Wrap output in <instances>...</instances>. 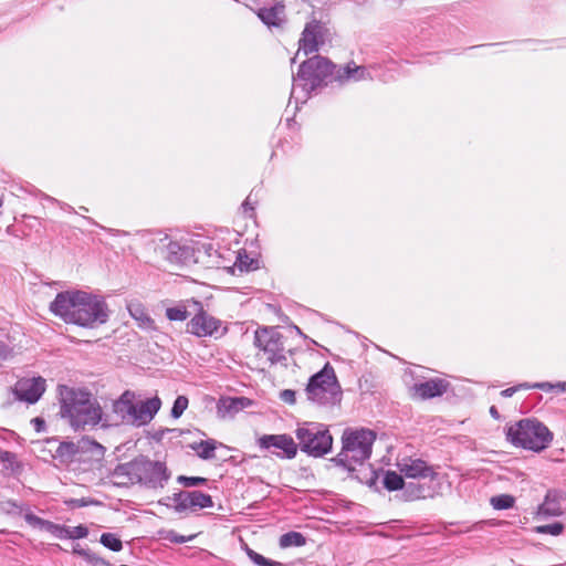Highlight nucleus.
<instances>
[{
    "label": "nucleus",
    "mask_w": 566,
    "mask_h": 566,
    "mask_svg": "<svg viewBox=\"0 0 566 566\" xmlns=\"http://www.w3.org/2000/svg\"><path fill=\"white\" fill-rule=\"evenodd\" d=\"M51 312L65 323L95 327L108 319L106 302L84 291L60 292L50 304Z\"/></svg>",
    "instance_id": "obj_1"
},
{
    "label": "nucleus",
    "mask_w": 566,
    "mask_h": 566,
    "mask_svg": "<svg viewBox=\"0 0 566 566\" xmlns=\"http://www.w3.org/2000/svg\"><path fill=\"white\" fill-rule=\"evenodd\" d=\"M109 478L117 486L140 484L148 489H163L170 479V472L164 462L139 455L128 462L117 464Z\"/></svg>",
    "instance_id": "obj_2"
},
{
    "label": "nucleus",
    "mask_w": 566,
    "mask_h": 566,
    "mask_svg": "<svg viewBox=\"0 0 566 566\" xmlns=\"http://www.w3.org/2000/svg\"><path fill=\"white\" fill-rule=\"evenodd\" d=\"M60 413L67 418L70 424L75 429L85 427H95L104 421V424L111 421L107 417L103 418V410L98 401L92 397L88 391L65 389L62 392Z\"/></svg>",
    "instance_id": "obj_3"
},
{
    "label": "nucleus",
    "mask_w": 566,
    "mask_h": 566,
    "mask_svg": "<svg viewBox=\"0 0 566 566\" xmlns=\"http://www.w3.org/2000/svg\"><path fill=\"white\" fill-rule=\"evenodd\" d=\"M161 401L158 397L136 400L135 392L125 390L113 401L112 411L116 423L142 427L149 423L159 411Z\"/></svg>",
    "instance_id": "obj_4"
},
{
    "label": "nucleus",
    "mask_w": 566,
    "mask_h": 566,
    "mask_svg": "<svg viewBox=\"0 0 566 566\" xmlns=\"http://www.w3.org/2000/svg\"><path fill=\"white\" fill-rule=\"evenodd\" d=\"M376 433L369 429L345 430L342 437V450L333 459L336 465L354 471L355 465H361L371 455V447Z\"/></svg>",
    "instance_id": "obj_5"
},
{
    "label": "nucleus",
    "mask_w": 566,
    "mask_h": 566,
    "mask_svg": "<svg viewBox=\"0 0 566 566\" xmlns=\"http://www.w3.org/2000/svg\"><path fill=\"white\" fill-rule=\"evenodd\" d=\"M506 439L515 447L539 452L549 446L553 433L536 419H522L507 428Z\"/></svg>",
    "instance_id": "obj_6"
},
{
    "label": "nucleus",
    "mask_w": 566,
    "mask_h": 566,
    "mask_svg": "<svg viewBox=\"0 0 566 566\" xmlns=\"http://www.w3.org/2000/svg\"><path fill=\"white\" fill-rule=\"evenodd\" d=\"M305 394L310 401L318 406H334L340 402V385L329 363L310 377Z\"/></svg>",
    "instance_id": "obj_7"
},
{
    "label": "nucleus",
    "mask_w": 566,
    "mask_h": 566,
    "mask_svg": "<svg viewBox=\"0 0 566 566\" xmlns=\"http://www.w3.org/2000/svg\"><path fill=\"white\" fill-rule=\"evenodd\" d=\"M337 69V65L328 59L314 55L301 63L297 74L293 75V82H303V90L311 93L321 86L335 82Z\"/></svg>",
    "instance_id": "obj_8"
},
{
    "label": "nucleus",
    "mask_w": 566,
    "mask_h": 566,
    "mask_svg": "<svg viewBox=\"0 0 566 566\" xmlns=\"http://www.w3.org/2000/svg\"><path fill=\"white\" fill-rule=\"evenodd\" d=\"M295 434L297 447L310 457L321 458L332 450L333 437L323 423L306 422L296 429Z\"/></svg>",
    "instance_id": "obj_9"
},
{
    "label": "nucleus",
    "mask_w": 566,
    "mask_h": 566,
    "mask_svg": "<svg viewBox=\"0 0 566 566\" xmlns=\"http://www.w3.org/2000/svg\"><path fill=\"white\" fill-rule=\"evenodd\" d=\"M105 448L90 438H82L77 442L64 441L56 447L53 458L62 464L81 461L83 454L90 453L91 458L99 459L104 455Z\"/></svg>",
    "instance_id": "obj_10"
},
{
    "label": "nucleus",
    "mask_w": 566,
    "mask_h": 566,
    "mask_svg": "<svg viewBox=\"0 0 566 566\" xmlns=\"http://www.w3.org/2000/svg\"><path fill=\"white\" fill-rule=\"evenodd\" d=\"M254 345L268 356L272 365L286 363L283 335L276 327L258 328L254 333Z\"/></svg>",
    "instance_id": "obj_11"
},
{
    "label": "nucleus",
    "mask_w": 566,
    "mask_h": 566,
    "mask_svg": "<svg viewBox=\"0 0 566 566\" xmlns=\"http://www.w3.org/2000/svg\"><path fill=\"white\" fill-rule=\"evenodd\" d=\"M228 328L222 325L219 318L210 315L202 307L187 323V332L199 338L213 337L220 338L227 333Z\"/></svg>",
    "instance_id": "obj_12"
},
{
    "label": "nucleus",
    "mask_w": 566,
    "mask_h": 566,
    "mask_svg": "<svg viewBox=\"0 0 566 566\" xmlns=\"http://www.w3.org/2000/svg\"><path fill=\"white\" fill-rule=\"evenodd\" d=\"M328 30L323 22L313 19L305 24L302 36L298 40V51L305 55L315 53L325 43Z\"/></svg>",
    "instance_id": "obj_13"
},
{
    "label": "nucleus",
    "mask_w": 566,
    "mask_h": 566,
    "mask_svg": "<svg viewBox=\"0 0 566 566\" xmlns=\"http://www.w3.org/2000/svg\"><path fill=\"white\" fill-rule=\"evenodd\" d=\"M258 444L261 449H275L272 453L280 458L293 459L297 453V444L291 436L285 433L264 434L258 439Z\"/></svg>",
    "instance_id": "obj_14"
},
{
    "label": "nucleus",
    "mask_w": 566,
    "mask_h": 566,
    "mask_svg": "<svg viewBox=\"0 0 566 566\" xmlns=\"http://www.w3.org/2000/svg\"><path fill=\"white\" fill-rule=\"evenodd\" d=\"M12 390L18 400L35 403L45 391V379L40 376L21 378L15 382Z\"/></svg>",
    "instance_id": "obj_15"
},
{
    "label": "nucleus",
    "mask_w": 566,
    "mask_h": 566,
    "mask_svg": "<svg viewBox=\"0 0 566 566\" xmlns=\"http://www.w3.org/2000/svg\"><path fill=\"white\" fill-rule=\"evenodd\" d=\"M397 465L407 478H433L436 475L433 469L421 459L405 458Z\"/></svg>",
    "instance_id": "obj_16"
},
{
    "label": "nucleus",
    "mask_w": 566,
    "mask_h": 566,
    "mask_svg": "<svg viewBox=\"0 0 566 566\" xmlns=\"http://www.w3.org/2000/svg\"><path fill=\"white\" fill-rule=\"evenodd\" d=\"M371 78L365 66H358L355 62H349L345 66H339L335 73V82L340 85L348 82H358Z\"/></svg>",
    "instance_id": "obj_17"
},
{
    "label": "nucleus",
    "mask_w": 566,
    "mask_h": 566,
    "mask_svg": "<svg viewBox=\"0 0 566 566\" xmlns=\"http://www.w3.org/2000/svg\"><path fill=\"white\" fill-rule=\"evenodd\" d=\"M565 500L563 493L558 490H548L544 502L537 509L539 516H560L564 511L562 509V501Z\"/></svg>",
    "instance_id": "obj_18"
},
{
    "label": "nucleus",
    "mask_w": 566,
    "mask_h": 566,
    "mask_svg": "<svg viewBox=\"0 0 566 566\" xmlns=\"http://www.w3.org/2000/svg\"><path fill=\"white\" fill-rule=\"evenodd\" d=\"M449 382L441 378H432L424 382L415 384L413 389L421 399L442 396L449 388Z\"/></svg>",
    "instance_id": "obj_19"
},
{
    "label": "nucleus",
    "mask_w": 566,
    "mask_h": 566,
    "mask_svg": "<svg viewBox=\"0 0 566 566\" xmlns=\"http://www.w3.org/2000/svg\"><path fill=\"white\" fill-rule=\"evenodd\" d=\"M24 520L32 527L43 530V531L52 534L56 538H60V539L65 538V533L67 532V528L65 525H60V524H55L51 521L43 520L30 512L24 515Z\"/></svg>",
    "instance_id": "obj_20"
},
{
    "label": "nucleus",
    "mask_w": 566,
    "mask_h": 566,
    "mask_svg": "<svg viewBox=\"0 0 566 566\" xmlns=\"http://www.w3.org/2000/svg\"><path fill=\"white\" fill-rule=\"evenodd\" d=\"M164 258L172 264H182L190 256V249L186 245H181L179 242L169 241L161 249Z\"/></svg>",
    "instance_id": "obj_21"
},
{
    "label": "nucleus",
    "mask_w": 566,
    "mask_h": 566,
    "mask_svg": "<svg viewBox=\"0 0 566 566\" xmlns=\"http://www.w3.org/2000/svg\"><path fill=\"white\" fill-rule=\"evenodd\" d=\"M284 4L276 3L270 8H261L258 17L268 27H280L284 22Z\"/></svg>",
    "instance_id": "obj_22"
},
{
    "label": "nucleus",
    "mask_w": 566,
    "mask_h": 566,
    "mask_svg": "<svg viewBox=\"0 0 566 566\" xmlns=\"http://www.w3.org/2000/svg\"><path fill=\"white\" fill-rule=\"evenodd\" d=\"M218 446L223 447L221 442H217L213 439H208L201 440L199 442H193L190 444V448L197 452L200 459L212 460L216 458L214 451Z\"/></svg>",
    "instance_id": "obj_23"
},
{
    "label": "nucleus",
    "mask_w": 566,
    "mask_h": 566,
    "mask_svg": "<svg viewBox=\"0 0 566 566\" xmlns=\"http://www.w3.org/2000/svg\"><path fill=\"white\" fill-rule=\"evenodd\" d=\"M187 504H180L181 509H207L213 505L212 497L201 491H188Z\"/></svg>",
    "instance_id": "obj_24"
},
{
    "label": "nucleus",
    "mask_w": 566,
    "mask_h": 566,
    "mask_svg": "<svg viewBox=\"0 0 566 566\" xmlns=\"http://www.w3.org/2000/svg\"><path fill=\"white\" fill-rule=\"evenodd\" d=\"M250 403L251 401L244 397L221 399L218 405V410L223 413H235Z\"/></svg>",
    "instance_id": "obj_25"
},
{
    "label": "nucleus",
    "mask_w": 566,
    "mask_h": 566,
    "mask_svg": "<svg viewBox=\"0 0 566 566\" xmlns=\"http://www.w3.org/2000/svg\"><path fill=\"white\" fill-rule=\"evenodd\" d=\"M0 463L2 464V470L11 475H17L22 470V465L18 461L17 454L10 451L3 450L0 457Z\"/></svg>",
    "instance_id": "obj_26"
},
{
    "label": "nucleus",
    "mask_w": 566,
    "mask_h": 566,
    "mask_svg": "<svg viewBox=\"0 0 566 566\" xmlns=\"http://www.w3.org/2000/svg\"><path fill=\"white\" fill-rule=\"evenodd\" d=\"M306 544L305 536L295 531L287 532L280 536L279 545L281 548L300 547Z\"/></svg>",
    "instance_id": "obj_27"
},
{
    "label": "nucleus",
    "mask_w": 566,
    "mask_h": 566,
    "mask_svg": "<svg viewBox=\"0 0 566 566\" xmlns=\"http://www.w3.org/2000/svg\"><path fill=\"white\" fill-rule=\"evenodd\" d=\"M384 486L388 491H398L405 488V481L396 471H387L382 479Z\"/></svg>",
    "instance_id": "obj_28"
},
{
    "label": "nucleus",
    "mask_w": 566,
    "mask_h": 566,
    "mask_svg": "<svg viewBox=\"0 0 566 566\" xmlns=\"http://www.w3.org/2000/svg\"><path fill=\"white\" fill-rule=\"evenodd\" d=\"M490 503L495 510H509L515 504V497L510 494H500L492 496Z\"/></svg>",
    "instance_id": "obj_29"
},
{
    "label": "nucleus",
    "mask_w": 566,
    "mask_h": 566,
    "mask_svg": "<svg viewBox=\"0 0 566 566\" xmlns=\"http://www.w3.org/2000/svg\"><path fill=\"white\" fill-rule=\"evenodd\" d=\"M189 316L186 305L178 304L175 307H168L166 310V317L169 321H186Z\"/></svg>",
    "instance_id": "obj_30"
},
{
    "label": "nucleus",
    "mask_w": 566,
    "mask_h": 566,
    "mask_svg": "<svg viewBox=\"0 0 566 566\" xmlns=\"http://www.w3.org/2000/svg\"><path fill=\"white\" fill-rule=\"evenodd\" d=\"M99 541L102 545L113 552H119L123 548L122 541L113 533H103Z\"/></svg>",
    "instance_id": "obj_31"
},
{
    "label": "nucleus",
    "mask_w": 566,
    "mask_h": 566,
    "mask_svg": "<svg viewBox=\"0 0 566 566\" xmlns=\"http://www.w3.org/2000/svg\"><path fill=\"white\" fill-rule=\"evenodd\" d=\"M564 525L560 522H554L552 524L538 525L534 527V532L537 534H549L558 536L563 533Z\"/></svg>",
    "instance_id": "obj_32"
},
{
    "label": "nucleus",
    "mask_w": 566,
    "mask_h": 566,
    "mask_svg": "<svg viewBox=\"0 0 566 566\" xmlns=\"http://www.w3.org/2000/svg\"><path fill=\"white\" fill-rule=\"evenodd\" d=\"M158 534L161 539H166V541H168L170 543H175V544H184L192 538V536L187 537L184 535H179L178 533H176L172 530H163V531H159Z\"/></svg>",
    "instance_id": "obj_33"
},
{
    "label": "nucleus",
    "mask_w": 566,
    "mask_h": 566,
    "mask_svg": "<svg viewBox=\"0 0 566 566\" xmlns=\"http://www.w3.org/2000/svg\"><path fill=\"white\" fill-rule=\"evenodd\" d=\"M235 266L242 271H252L258 269V261L248 256L247 254H239L237 258Z\"/></svg>",
    "instance_id": "obj_34"
},
{
    "label": "nucleus",
    "mask_w": 566,
    "mask_h": 566,
    "mask_svg": "<svg viewBox=\"0 0 566 566\" xmlns=\"http://www.w3.org/2000/svg\"><path fill=\"white\" fill-rule=\"evenodd\" d=\"M188 398L186 396H178L174 402V406L171 408V417L177 419L179 418L184 411L188 407Z\"/></svg>",
    "instance_id": "obj_35"
},
{
    "label": "nucleus",
    "mask_w": 566,
    "mask_h": 566,
    "mask_svg": "<svg viewBox=\"0 0 566 566\" xmlns=\"http://www.w3.org/2000/svg\"><path fill=\"white\" fill-rule=\"evenodd\" d=\"M177 481L186 488H192V486L203 485L207 483L208 480L206 478H201V476L179 475L177 478Z\"/></svg>",
    "instance_id": "obj_36"
},
{
    "label": "nucleus",
    "mask_w": 566,
    "mask_h": 566,
    "mask_svg": "<svg viewBox=\"0 0 566 566\" xmlns=\"http://www.w3.org/2000/svg\"><path fill=\"white\" fill-rule=\"evenodd\" d=\"M66 528H67V532L65 533V538L78 539V538H84L88 535V530L84 525H78L75 527L66 526Z\"/></svg>",
    "instance_id": "obj_37"
},
{
    "label": "nucleus",
    "mask_w": 566,
    "mask_h": 566,
    "mask_svg": "<svg viewBox=\"0 0 566 566\" xmlns=\"http://www.w3.org/2000/svg\"><path fill=\"white\" fill-rule=\"evenodd\" d=\"M128 310L134 318L140 319L144 323H153V319L144 313L139 305L129 306Z\"/></svg>",
    "instance_id": "obj_38"
},
{
    "label": "nucleus",
    "mask_w": 566,
    "mask_h": 566,
    "mask_svg": "<svg viewBox=\"0 0 566 566\" xmlns=\"http://www.w3.org/2000/svg\"><path fill=\"white\" fill-rule=\"evenodd\" d=\"M188 497H189V495H188V491H180V492L175 493V494L172 495V497H171V499H172V501L175 502V510H176L177 512H184V511H186V509H181V507H180V504H181V503H182V504H187V499H188Z\"/></svg>",
    "instance_id": "obj_39"
},
{
    "label": "nucleus",
    "mask_w": 566,
    "mask_h": 566,
    "mask_svg": "<svg viewBox=\"0 0 566 566\" xmlns=\"http://www.w3.org/2000/svg\"><path fill=\"white\" fill-rule=\"evenodd\" d=\"M1 509L9 514H20L22 507L13 500H7L1 503Z\"/></svg>",
    "instance_id": "obj_40"
},
{
    "label": "nucleus",
    "mask_w": 566,
    "mask_h": 566,
    "mask_svg": "<svg viewBox=\"0 0 566 566\" xmlns=\"http://www.w3.org/2000/svg\"><path fill=\"white\" fill-rule=\"evenodd\" d=\"M406 493H408V499L410 500L420 499L423 496V488L415 483H409L406 488Z\"/></svg>",
    "instance_id": "obj_41"
},
{
    "label": "nucleus",
    "mask_w": 566,
    "mask_h": 566,
    "mask_svg": "<svg viewBox=\"0 0 566 566\" xmlns=\"http://www.w3.org/2000/svg\"><path fill=\"white\" fill-rule=\"evenodd\" d=\"M247 555L255 565L266 566V564H268V560H269L268 558H265L264 556H262L261 554L256 553L255 551H253L249 547L247 548Z\"/></svg>",
    "instance_id": "obj_42"
},
{
    "label": "nucleus",
    "mask_w": 566,
    "mask_h": 566,
    "mask_svg": "<svg viewBox=\"0 0 566 566\" xmlns=\"http://www.w3.org/2000/svg\"><path fill=\"white\" fill-rule=\"evenodd\" d=\"M530 388H531V385L528 382L518 384L517 386H513V387L502 390L501 396L506 397V398L512 397L520 389H530Z\"/></svg>",
    "instance_id": "obj_43"
},
{
    "label": "nucleus",
    "mask_w": 566,
    "mask_h": 566,
    "mask_svg": "<svg viewBox=\"0 0 566 566\" xmlns=\"http://www.w3.org/2000/svg\"><path fill=\"white\" fill-rule=\"evenodd\" d=\"M280 398L289 405H294L296 401V392L292 389H284L280 392Z\"/></svg>",
    "instance_id": "obj_44"
},
{
    "label": "nucleus",
    "mask_w": 566,
    "mask_h": 566,
    "mask_svg": "<svg viewBox=\"0 0 566 566\" xmlns=\"http://www.w3.org/2000/svg\"><path fill=\"white\" fill-rule=\"evenodd\" d=\"M85 559L94 566L105 564L103 558H101L99 556H97L95 553H93L91 551L86 553Z\"/></svg>",
    "instance_id": "obj_45"
},
{
    "label": "nucleus",
    "mask_w": 566,
    "mask_h": 566,
    "mask_svg": "<svg viewBox=\"0 0 566 566\" xmlns=\"http://www.w3.org/2000/svg\"><path fill=\"white\" fill-rule=\"evenodd\" d=\"M93 501L91 500H87V499H72L69 504L72 506V507H83V506H87L90 504H92Z\"/></svg>",
    "instance_id": "obj_46"
},
{
    "label": "nucleus",
    "mask_w": 566,
    "mask_h": 566,
    "mask_svg": "<svg viewBox=\"0 0 566 566\" xmlns=\"http://www.w3.org/2000/svg\"><path fill=\"white\" fill-rule=\"evenodd\" d=\"M531 388H536V389H542L544 391H551L553 389H555V384H552V382H535L533 385H531Z\"/></svg>",
    "instance_id": "obj_47"
},
{
    "label": "nucleus",
    "mask_w": 566,
    "mask_h": 566,
    "mask_svg": "<svg viewBox=\"0 0 566 566\" xmlns=\"http://www.w3.org/2000/svg\"><path fill=\"white\" fill-rule=\"evenodd\" d=\"M31 422L33 423L35 430L39 432L44 430V428H45V421L42 418L36 417V418L32 419Z\"/></svg>",
    "instance_id": "obj_48"
},
{
    "label": "nucleus",
    "mask_w": 566,
    "mask_h": 566,
    "mask_svg": "<svg viewBox=\"0 0 566 566\" xmlns=\"http://www.w3.org/2000/svg\"><path fill=\"white\" fill-rule=\"evenodd\" d=\"M242 209L244 212H248V211L252 212L254 210V206L251 202V195L248 196V198L243 201Z\"/></svg>",
    "instance_id": "obj_49"
},
{
    "label": "nucleus",
    "mask_w": 566,
    "mask_h": 566,
    "mask_svg": "<svg viewBox=\"0 0 566 566\" xmlns=\"http://www.w3.org/2000/svg\"><path fill=\"white\" fill-rule=\"evenodd\" d=\"M10 354V348L3 342H0V357L6 359Z\"/></svg>",
    "instance_id": "obj_50"
},
{
    "label": "nucleus",
    "mask_w": 566,
    "mask_h": 566,
    "mask_svg": "<svg viewBox=\"0 0 566 566\" xmlns=\"http://www.w3.org/2000/svg\"><path fill=\"white\" fill-rule=\"evenodd\" d=\"M87 552H90V549L81 547L80 544H75L73 546V553L76 555L83 556L84 558H85Z\"/></svg>",
    "instance_id": "obj_51"
},
{
    "label": "nucleus",
    "mask_w": 566,
    "mask_h": 566,
    "mask_svg": "<svg viewBox=\"0 0 566 566\" xmlns=\"http://www.w3.org/2000/svg\"><path fill=\"white\" fill-rule=\"evenodd\" d=\"M555 389L566 391V381H558L555 384Z\"/></svg>",
    "instance_id": "obj_52"
},
{
    "label": "nucleus",
    "mask_w": 566,
    "mask_h": 566,
    "mask_svg": "<svg viewBox=\"0 0 566 566\" xmlns=\"http://www.w3.org/2000/svg\"><path fill=\"white\" fill-rule=\"evenodd\" d=\"M490 415L494 418V419H499L500 418V413L496 409V407L492 406L490 408Z\"/></svg>",
    "instance_id": "obj_53"
},
{
    "label": "nucleus",
    "mask_w": 566,
    "mask_h": 566,
    "mask_svg": "<svg viewBox=\"0 0 566 566\" xmlns=\"http://www.w3.org/2000/svg\"><path fill=\"white\" fill-rule=\"evenodd\" d=\"M266 566H285V565L280 562L269 559Z\"/></svg>",
    "instance_id": "obj_54"
},
{
    "label": "nucleus",
    "mask_w": 566,
    "mask_h": 566,
    "mask_svg": "<svg viewBox=\"0 0 566 566\" xmlns=\"http://www.w3.org/2000/svg\"><path fill=\"white\" fill-rule=\"evenodd\" d=\"M373 474H374V475H373V476L370 478V480H369V484H370V485H371V484H375V483H376V480H377V475L375 474V472H373Z\"/></svg>",
    "instance_id": "obj_55"
},
{
    "label": "nucleus",
    "mask_w": 566,
    "mask_h": 566,
    "mask_svg": "<svg viewBox=\"0 0 566 566\" xmlns=\"http://www.w3.org/2000/svg\"><path fill=\"white\" fill-rule=\"evenodd\" d=\"M303 82H294V87L301 85L302 86ZM295 90V88H293ZM291 94H294V91H291Z\"/></svg>",
    "instance_id": "obj_56"
},
{
    "label": "nucleus",
    "mask_w": 566,
    "mask_h": 566,
    "mask_svg": "<svg viewBox=\"0 0 566 566\" xmlns=\"http://www.w3.org/2000/svg\"><path fill=\"white\" fill-rule=\"evenodd\" d=\"M298 334H302L301 329L296 326L295 327Z\"/></svg>",
    "instance_id": "obj_57"
},
{
    "label": "nucleus",
    "mask_w": 566,
    "mask_h": 566,
    "mask_svg": "<svg viewBox=\"0 0 566 566\" xmlns=\"http://www.w3.org/2000/svg\"><path fill=\"white\" fill-rule=\"evenodd\" d=\"M2 203H3V202H2V199H0V208L2 207Z\"/></svg>",
    "instance_id": "obj_58"
}]
</instances>
